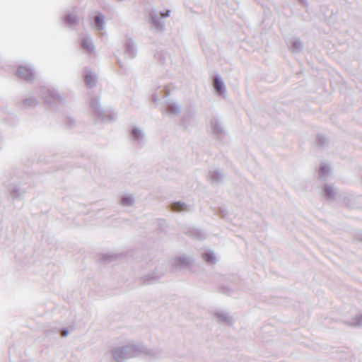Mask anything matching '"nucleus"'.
I'll return each mask as SVG.
<instances>
[{
  "instance_id": "7ed1b4c3",
  "label": "nucleus",
  "mask_w": 362,
  "mask_h": 362,
  "mask_svg": "<svg viewBox=\"0 0 362 362\" xmlns=\"http://www.w3.org/2000/svg\"><path fill=\"white\" fill-rule=\"evenodd\" d=\"M82 46L83 48L87 49L88 52H90L93 49L92 43L88 40H83L82 41Z\"/></svg>"
},
{
  "instance_id": "423d86ee",
  "label": "nucleus",
  "mask_w": 362,
  "mask_h": 362,
  "mask_svg": "<svg viewBox=\"0 0 362 362\" xmlns=\"http://www.w3.org/2000/svg\"><path fill=\"white\" fill-rule=\"evenodd\" d=\"M325 191L328 197H330L333 192L332 188L331 187H326Z\"/></svg>"
},
{
  "instance_id": "6e6552de",
  "label": "nucleus",
  "mask_w": 362,
  "mask_h": 362,
  "mask_svg": "<svg viewBox=\"0 0 362 362\" xmlns=\"http://www.w3.org/2000/svg\"><path fill=\"white\" fill-rule=\"evenodd\" d=\"M131 203H132V200L129 198H124L122 199V204L124 205H128V204H130Z\"/></svg>"
},
{
  "instance_id": "39448f33",
  "label": "nucleus",
  "mask_w": 362,
  "mask_h": 362,
  "mask_svg": "<svg viewBox=\"0 0 362 362\" xmlns=\"http://www.w3.org/2000/svg\"><path fill=\"white\" fill-rule=\"evenodd\" d=\"M93 82V76L91 75L86 76V83L87 85H90Z\"/></svg>"
},
{
  "instance_id": "f257e3e1",
  "label": "nucleus",
  "mask_w": 362,
  "mask_h": 362,
  "mask_svg": "<svg viewBox=\"0 0 362 362\" xmlns=\"http://www.w3.org/2000/svg\"><path fill=\"white\" fill-rule=\"evenodd\" d=\"M172 210L173 211H177V212L182 211L185 210V206L182 203L176 202V203L173 204Z\"/></svg>"
},
{
  "instance_id": "f03ea898",
  "label": "nucleus",
  "mask_w": 362,
  "mask_h": 362,
  "mask_svg": "<svg viewBox=\"0 0 362 362\" xmlns=\"http://www.w3.org/2000/svg\"><path fill=\"white\" fill-rule=\"evenodd\" d=\"M214 88L218 93L223 92V84L222 83L218 80V78L214 79Z\"/></svg>"
},
{
  "instance_id": "0eeeda50",
  "label": "nucleus",
  "mask_w": 362,
  "mask_h": 362,
  "mask_svg": "<svg viewBox=\"0 0 362 362\" xmlns=\"http://www.w3.org/2000/svg\"><path fill=\"white\" fill-rule=\"evenodd\" d=\"M204 259L208 262H213L214 260V257L208 254L204 255Z\"/></svg>"
},
{
  "instance_id": "1a4fd4ad",
  "label": "nucleus",
  "mask_w": 362,
  "mask_h": 362,
  "mask_svg": "<svg viewBox=\"0 0 362 362\" xmlns=\"http://www.w3.org/2000/svg\"><path fill=\"white\" fill-rule=\"evenodd\" d=\"M66 334V332L64 331V332H62V336H65Z\"/></svg>"
},
{
  "instance_id": "20e7f679",
  "label": "nucleus",
  "mask_w": 362,
  "mask_h": 362,
  "mask_svg": "<svg viewBox=\"0 0 362 362\" xmlns=\"http://www.w3.org/2000/svg\"><path fill=\"white\" fill-rule=\"evenodd\" d=\"M95 22L96 25L99 29L102 28L103 22V17L101 15H98L95 16Z\"/></svg>"
}]
</instances>
